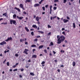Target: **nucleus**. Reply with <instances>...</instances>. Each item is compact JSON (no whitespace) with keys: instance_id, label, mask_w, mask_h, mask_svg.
Returning a JSON list of instances; mask_svg holds the SVG:
<instances>
[{"instance_id":"f257e3e1","label":"nucleus","mask_w":80,"mask_h":80,"mask_svg":"<svg viewBox=\"0 0 80 80\" xmlns=\"http://www.w3.org/2000/svg\"><path fill=\"white\" fill-rule=\"evenodd\" d=\"M59 37V35H58L57 36V38L58 39L57 43L58 44H60V43H62V42H63L65 39V37L63 35L61 36L60 37Z\"/></svg>"},{"instance_id":"f03ea898","label":"nucleus","mask_w":80,"mask_h":80,"mask_svg":"<svg viewBox=\"0 0 80 80\" xmlns=\"http://www.w3.org/2000/svg\"><path fill=\"white\" fill-rule=\"evenodd\" d=\"M10 22L11 25H12L13 23V24H15L16 23V21L14 20H10Z\"/></svg>"},{"instance_id":"7ed1b4c3","label":"nucleus","mask_w":80,"mask_h":80,"mask_svg":"<svg viewBox=\"0 0 80 80\" xmlns=\"http://www.w3.org/2000/svg\"><path fill=\"white\" fill-rule=\"evenodd\" d=\"M19 7L21 8H22L23 10H25V9L24 8V7H23V5L22 4H20L19 5Z\"/></svg>"},{"instance_id":"20e7f679","label":"nucleus","mask_w":80,"mask_h":80,"mask_svg":"<svg viewBox=\"0 0 80 80\" xmlns=\"http://www.w3.org/2000/svg\"><path fill=\"white\" fill-rule=\"evenodd\" d=\"M28 52V49H25L24 50V51L23 52V53H26V55H28V52Z\"/></svg>"},{"instance_id":"39448f33","label":"nucleus","mask_w":80,"mask_h":80,"mask_svg":"<svg viewBox=\"0 0 80 80\" xmlns=\"http://www.w3.org/2000/svg\"><path fill=\"white\" fill-rule=\"evenodd\" d=\"M9 40H12V37L8 38L7 39L5 40V41L8 42Z\"/></svg>"},{"instance_id":"423d86ee","label":"nucleus","mask_w":80,"mask_h":80,"mask_svg":"<svg viewBox=\"0 0 80 80\" xmlns=\"http://www.w3.org/2000/svg\"><path fill=\"white\" fill-rule=\"evenodd\" d=\"M5 44H7V42L5 41H3V42L0 43V45H5Z\"/></svg>"},{"instance_id":"0eeeda50","label":"nucleus","mask_w":80,"mask_h":80,"mask_svg":"<svg viewBox=\"0 0 80 80\" xmlns=\"http://www.w3.org/2000/svg\"><path fill=\"white\" fill-rule=\"evenodd\" d=\"M52 5L50 6V11L49 12V13L50 14H52Z\"/></svg>"},{"instance_id":"6e6552de","label":"nucleus","mask_w":80,"mask_h":80,"mask_svg":"<svg viewBox=\"0 0 80 80\" xmlns=\"http://www.w3.org/2000/svg\"><path fill=\"white\" fill-rule=\"evenodd\" d=\"M63 21L64 23H67L68 22V20L67 19H63Z\"/></svg>"},{"instance_id":"1a4fd4ad","label":"nucleus","mask_w":80,"mask_h":80,"mask_svg":"<svg viewBox=\"0 0 80 80\" xmlns=\"http://www.w3.org/2000/svg\"><path fill=\"white\" fill-rule=\"evenodd\" d=\"M39 6H40V4L38 3L35 4L34 5V7H38Z\"/></svg>"},{"instance_id":"9d476101","label":"nucleus","mask_w":80,"mask_h":80,"mask_svg":"<svg viewBox=\"0 0 80 80\" xmlns=\"http://www.w3.org/2000/svg\"><path fill=\"white\" fill-rule=\"evenodd\" d=\"M14 9H15L16 10H17L18 11V12H20V9L19 8H18L17 7H15L14 8Z\"/></svg>"},{"instance_id":"9b49d317","label":"nucleus","mask_w":80,"mask_h":80,"mask_svg":"<svg viewBox=\"0 0 80 80\" xmlns=\"http://www.w3.org/2000/svg\"><path fill=\"white\" fill-rule=\"evenodd\" d=\"M32 27H33V28H36V29H37V26L36 25H32Z\"/></svg>"},{"instance_id":"f8f14e48","label":"nucleus","mask_w":80,"mask_h":80,"mask_svg":"<svg viewBox=\"0 0 80 80\" xmlns=\"http://www.w3.org/2000/svg\"><path fill=\"white\" fill-rule=\"evenodd\" d=\"M36 20L37 22H38L39 21V17H37L36 18Z\"/></svg>"},{"instance_id":"ddd939ff","label":"nucleus","mask_w":80,"mask_h":80,"mask_svg":"<svg viewBox=\"0 0 80 80\" xmlns=\"http://www.w3.org/2000/svg\"><path fill=\"white\" fill-rule=\"evenodd\" d=\"M37 56L36 55H33L32 56V58H37Z\"/></svg>"},{"instance_id":"4468645a","label":"nucleus","mask_w":80,"mask_h":80,"mask_svg":"<svg viewBox=\"0 0 80 80\" xmlns=\"http://www.w3.org/2000/svg\"><path fill=\"white\" fill-rule=\"evenodd\" d=\"M43 47V45H41L39 47H38L39 49H41V48H42Z\"/></svg>"},{"instance_id":"2eb2a0df","label":"nucleus","mask_w":80,"mask_h":80,"mask_svg":"<svg viewBox=\"0 0 80 80\" xmlns=\"http://www.w3.org/2000/svg\"><path fill=\"white\" fill-rule=\"evenodd\" d=\"M30 74L31 75H32V76H35V74L33 72H30Z\"/></svg>"},{"instance_id":"dca6fc26","label":"nucleus","mask_w":80,"mask_h":80,"mask_svg":"<svg viewBox=\"0 0 80 80\" xmlns=\"http://www.w3.org/2000/svg\"><path fill=\"white\" fill-rule=\"evenodd\" d=\"M25 29L26 30L27 32H29V29H28V28L27 27H25Z\"/></svg>"},{"instance_id":"f3484780","label":"nucleus","mask_w":80,"mask_h":80,"mask_svg":"<svg viewBox=\"0 0 80 80\" xmlns=\"http://www.w3.org/2000/svg\"><path fill=\"white\" fill-rule=\"evenodd\" d=\"M53 46V42H50V44L49 45V46Z\"/></svg>"},{"instance_id":"a211bd4d","label":"nucleus","mask_w":80,"mask_h":80,"mask_svg":"<svg viewBox=\"0 0 80 80\" xmlns=\"http://www.w3.org/2000/svg\"><path fill=\"white\" fill-rule=\"evenodd\" d=\"M28 2H30V0H26L25 3H27Z\"/></svg>"},{"instance_id":"6ab92c4d","label":"nucleus","mask_w":80,"mask_h":80,"mask_svg":"<svg viewBox=\"0 0 80 80\" xmlns=\"http://www.w3.org/2000/svg\"><path fill=\"white\" fill-rule=\"evenodd\" d=\"M23 18V17H20L19 18V20H22Z\"/></svg>"},{"instance_id":"aec40b11","label":"nucleus","mask_w":80,"mask_h":80,"mask_svg":"<svg viewBox=\"0 0 80 80\" xmlns=\"http://www.w3.org/2000/svg\"><path fill=\"white\" fill-rule=\"evenodd\" d=\"M72 65L73 67H75V62H72Z\"/></svg>"},{"instance_id":"412c9836","label":"nucleus","mask_w":80,"mask_h":80,"mask_svg":"<svg viewBox=\"0 0 80 80\" xmlns=\"http://www.w3.org/2000/svg\"><path fill=\"white\" fill-rule=\"evenodd\" d=\"M31 47H36V45L35 44L32 45L31 46Z\"/></svg>"},{"instance_id":"4be33fe9","label":"nucleus","mask_w":80,"mask_h":80,"mask_svg":"<svg viewBox=\"0 0 80 80\" xmlns=\"http://www.w3.org/2000/svg\"><path fill=\"white\" fill-rule=\"evenodd\" d=\"M7 12H6V13H3L2 14L3 16H5V17H6V16H7Z\"/></svg>"},{"instance_id":"5701e85b","label":"nucleus","mask_w":80,"mask_h":80,"mask_svg":"<svg viewBox=\"0 0 80 80\" xmlns=\"http://www.w3.org/2000/svg\"><path fill=\"white\" fill-rule=\"evenodd\" d=\"M59 2V1H58V0H54V3H56V2Z\"/></svg>"},{"instance_id":"b1692460","label":"nucleus","mask_w":80,"mask_h":80,"mask_svg":"<svg viewBox=\"0 0 80 80\" xmlns=\"http://www.w3.org/2000/svg\"><path fill=\"white\" fill-rule=\"evenodd\" d=\"M73 26L74 28H75V23H73Z\"/></svg>"},{"instance_id":"393cba45","label":"nucleus","mask_w":80,"mask_h":80,"mask_svg":"<svg viewBox=\"0 0 80 80\" xmlns=\"http://www.w3.org/2000/svg\"><path fill=\"white\" fill-rule=\"evenodd\" d=\"M13 18H16L17 17V15L16 14H14L13 15Z\"/></svg>"},{"instance_id":"a878e982","label":"nucleus","mask_w":80,"mask_h":80,"mask_svg":"<svg viewBox=\"0 0 80 80\" xmlns=\"http://www.w3.org/2000/svg\"><path fill=\"white\" fill-rule=\"evenodd\" d=\"M45 61H43L41 63V65H43L44 64H45Z\"/></svg>"},{"instance_id":"bb28decb","label":"nucleus","mask_w":80,"mask_h":80,"mask_svg":"<svg viewBox=\"0 0 80 80\" xmlns=\"http://www.w3.org/2000/svg\"><path fill=\"white\" fill-rule=\"evenodd\" d=\"M44 0H41V1L39 2V4H41L42 3V2H43V1H44Z\"/></svg>"},{"instance_id":"cd10ccee","label":"nucleus","mask_w":80,"mask_h":80,"mask_svg":"<svg viewBox=\"0 0 80 80\" xmlns=\"http://www.w3.org/2000/svg\"><path fill=\"white\" fill-rule=\"evenodd\" d=\"M38 32H39V33H41L42 34H43V32L42 31H38Z\"/></svg>"},{"instance_id":"c85d7f7f","label":"nucleus","mask_w":80,"mask_h":80,"mask_svg":"<svg viewBox=\"0 0 80 80\" xmlns=\"http://www.w3.org/2000/svg\"><path fill=\"white\" fill-rule=\"evenodd\" d=\"M48 28H51V26H50V25H48Z\"/></svg>"},{"instance_id":"c756f323","label":"nucleus","mask_w":80,"mask_h":80,"mask_svg":"<svg viewBox=\"0 0 80 80\" xmlns=\"http://www.w3.org/2000/svg\"><path fill=\"white\" fill-rule=\"evenodd\" d=\"M31 34L32 36H33L34 35V33H33V32H31Z\"/></svg>"},{"instance_id":"7c9ffc66","label":"nucleus","mask_w":80,"mask_h":80,"mask_svg":"<svg viewBox=\"0 0 80 80\" xmlns=\"http://www.w3.org/2000/svg\"><path fill=\"white\" fill-rule=\"evenodd\" d=\"M38 41V39L37 38H36L34 40V42H37Z\"/></svg>"},{"instance_id":"2f4dec72","label":"nucleus","mask_w":80,"mask_h":80,"mask_svg":"<svg viewBox=\"0 0 80 80\" xmlns=\"http://www.w3.org/2000/svg\"><path fill=\"white\" fill-rule=\"evenodd\" d=\"M44 52L45 53H47V50L46 49L44 50Z\"/></svg>"},{"instance_id":"473e14b6","label":"nucleus","mask_w":80,"mask_h":80,"mask_svg":"<svg viewBox=\"0 0 80 80\" xmlns=\"http://www.w3.org/2000/svg\"><path fill=\"white\" fill-rule=\"evenodd\" d=\"M42 8L43 11H45V8L44 7H42Z\"/></svg>"},{"instance_id":"72a5a7b5","label":"nucleus","mask_w":80,"mask_h":80,"mask_svg":"<svg viewBox=\"0 0 80 80\" xmlns=\"http://www.w3.org/2000/svg\"><path fill=\"white\" fill-rule=\"evenodd\" d=\"M67 2V0H63V3H65Z\"/></svg>"},{"instance_id":"f704fd0d","label":"nucleus","mask_w":80,"mask_h":80,"mask_svg":"<svg viewBox=\"0 0 80 80\" xmlns=\"http://www.w3.org/2000/svg\"><path fill=\"white\" fill-rule=\"evenodd\" d=\"M62 34H63V35H66L65 34V32H62Z\"/></svg>"},{"instance_id":"c9c22d12","label":"nucleus","mask_w":80,"mask_h":80,"mask_svg":"<svg viewBox=\"0 0 80 80\" xmlns=\"http://www.w3.org/2000/svg\"><path fill=\"white\" fill-rule=\"evenodd\" d=\"M20 70L21 72H23V71L24 70V69L22 68V69H20Z\"/></svg>"},{"instance_id":"e433bc0d","label":"nucleus","mask_w":80,"mask_h":80,"mask_svg":"<svg viewBox=\"0 0 80 80\" xmlns=\"http://www.w3.org/2000/svg\"><path fill=\"white\" fill-rule=\"evenodd\" d=\"M7 66H9V65H10V64L9 63V62H7Z\"/></svg>"},{"instance_id":"4c0bfd02","label":"nucleus","mask_w":80,"mask_h":80,"mask_svg":"<svg viewBox=\"0 0 80 80\" xmlns=\"http://www.w3.org/2000/svg\"><path fill=\"white\" fill-rule=\"evenodd\" d=\"M61 53H64L65 51L64 50L62 51V50H61Z\"/></svg>"},{"instance_id":"58836bf2","label":"nucleus","mask_w":80,"mask_h":80,"mask_svg":"<svg viewBox=\"0 0 80 80\" xmlns=\"http://www.w3.org/2000/svg\"><path fill=\"white\" fill-rule=\"evenodd\" d=\"M15 56L17 57H18V54H17L16 53L15 54Z\"/></svg>"},{"instance_id":"ea45409f","label":"nucleus","mask_w":80,"mask_h":80,"mask_svg":"<svg viewBox=\"0 0 80 80\" xmlns=\"http://www.w3.org/2000/svg\"><path fill=\"white\" fill-rule=\"evenodd\" d=\"M17 70H18L17 69H14L13 70V72H15V71H17Z\"/></svg>"},{"instance_id":"a19ab883","label":"nucleus","mask_w":80,"mask_h":80,"mask_svg":"<svg viewBox=\"0 0 80 80\" xmlns=\"http://www.w3.org/2000/svg\"><path fill=\"white\" fill-rule=\"evenodd\" d=\"M53 8L54 10H57V7H54Z\"/></svg>"},{"instance_id":"79ce46f5","label":"nucleus","mask_w":80,"mask_h":80,"mask_svg":"<svg viewBox=\"0 0 80 80\" xmlns=\"http://www.w3.org/2000/svg\"><path fill=\"white\" fill-rule=\"evenodd\" d=\"M36 38H40V36H36Z\"/></svg>"},{"instance_id":"37998d69","label":"nucleus","mask_w":80,"mask_h":80,"mask_svg":"<svg viewBox=\"0 0 80 80\" xmlns=\"http://www.w3.org/2000/svg\"><path fill=\"white\" fill-rule=\"evenodd\" d=\"M48 5H46L45 6V8H48Z\"/></svg>"},{"instance_id":"c03bdc74","label":"nucleus","mask_w":80,"mask_h":80,"mask_svg":"<svg viewBox=\"0 0 80 80\" xmlns=\"http://www.w3.org/2000/svg\"><path fill=\"white\" fill-rule=\"evenodd\" d=\"M17 67V66H16V65H15L12 66V68H15V67Z\"/></svg>"},{"instance_id":"a18cd8bd","label":"nucleus","mask_w":80,"mask_h":80,"mask_svg":"<svg viewBox=\"0 0 80 80\" xmlns=\"http://www.w3.org/2000/svg\"><path fill=\"white\" fill-rule=\"evenodd\" d=\"M57 18V16H54V17H53L52 18H53V20H54V18Z\"/></svg>"},{"instance_id":"49530a36","label":"nucleus","mask_w":80,"mask_h":80,"mask_svg":"<svg viewBox=\"0 0 80 80\" xmlns=\"http://www.w3.org/2000/svg\"><path fill=\"white\" fill-rule=\"evenodd\" d=\"M6 61H7V60L5 59V60L3 62V64H5V62H6Z\"/></svg>"},{"instance_id":"de8ad7c7","label":"nucleus","mask_w":80,"mask_h":80,"mask_svg":"<svg viewBox=\"0 0 80 80\" xmlns=\"http://www.w3.org/2000/svg\"><path fill=\"white\" fill-rule=\"evenodd\" d=\"M23 13H24V14H25V15H26V14H27V12H25V11H24L23 12Z\"/></svg>"},{"instance_id":"09e8293b","label":"nucleus","mask_w":80,"mask_h":80,"mask_svg":"<svg viewBox=\"0 0 80 80\" xmlns=\"http://www.w3.org/2000/svg\"><path fill=\"white\" fill-rule=\"evenodd\" d=\"M20 42H23V40L22 39H21L20 40Z\"/></svg>"},{"instance_id":"8fccbe9b","label":"nucleus","mask_w":80,"mask_h":80,"mask_svg":"<svg viewBox=\"0 0 80 80\" xmlns=\"http://www.w3.org/2000/svg\"><path fill=\"white\" fill-rule=\"evenodd\" d=\"M38 22L37 23L38 24V25H40V22H39V21H38Z\"/></svg>"},{"instance_id":"3c124183","label":"nucleus","mask_w":80,"mask_h":80,"mask_svg":"<svg viewBox=\"0 0 80 80\" xmlns=\"http://www.w3.org/2000/svg\"><path fill=\"white\" fill-rule=\"evenodd\" d=\"M51 35V32H50L48 33V35Z\"/></svg>"},{"instance_id":"603ef678","label":"nucleus","mask_w":80,"mask_h":80,"mask_svg":"<svg viewBox=\"0 0 80 80\" xmlns=\"http://www.w3.org/2000/svg\"><path fill=\"white\" fill-rule=\"evenodd\" d=\"M35 49H32L33 52H35Z\"/></svg>"},{"instance_id":"864d4df0","label":"nucleus","mask_w":80,"mask_h":80,"mask_svg":"<svg viewBox=\"0 0 80 80\" xmlns=\"http://www.w3.org/2000/svg\"><path fill=\"white\" fill-rule=\"evenodd\" d=\"M68 3H69V5H72V3H70V2H69Z\"/></svg>"},{"instance_id":"5fc2aeb1","label":"nucleus","mask_w":80,"mask_h":80,"mask_svg":"<svg viewBox=\"0 0 80 80\" xmlns=\"http://www.w3.org/2000/svg\"><path fill=\"white\" fill-rule=\"evenodd\" d=\"M62 31H63V30H65V28H62Z\"/></svg>"},{"instance_id":"6e6d98bb","label":"nucleus","mask_w":80,"mask_h":80,"mask_svg":"<svg viewBox=\"0 0 80 80\" xmlns=\"http://www.w3.org/2000/svg\"><path fill=\"white\" fill-rule=\"evenodd\" d=\"M25 45H27V44H28V42H25Z\"/></svg>"},{"instance_id":"4d7b16f0","label":"nucleus","mask_w":80,"mask_h":80,"mask_svg":"<svg viewBox=\"0 0 80 80\" xmlns=\"http://www.w3.org/2000/svg\"><path fill=\"white\" fill-rule=\"evenodd\" d=\"M4 25H7V22H4Z\"/></svg>"},{"instance_id":"13d9d810","label":"nucleus","mask_w":80,"mask_h":80,"mask_svg":"<svg viewBox=\"0 0 80 80\" xmlns=\"http://www.w3.org/2000/svg\"><path fill=\"white\" fill-rule=\"evenodd\" d=\"M67 19H68V20H70V18H69V17L67 16Z\"/></svg>"},{"instance_id":"bf43d9fd","label":"nucleus","mask_w":80,"mask_h":80,"mask_svg":"<svg viewBox=\"0 0 80 80\" xmlns=\"http://www.w3.org/2000/svg\"><path fill=\"white\" fill-rule=\"evenodd\" d=\"M19 77L20 78H22V76L21 75H20Z\"/></svg>"},{"instance_id":"052dcab7","label":"nucleus","mask_w":80,"mask_h":80,"mask_svg":"<svg viewBox=\"0 0 80 80\" xmlns=\"http://www.w3.org/2000/svg\"><path fill=\"white\" fill-rule=\"evenodd\" d=\"M53 52L54 54H55V53H56V52H55L54 51H53Z\"/></svg>"},{"instance_id":"680f3d73","label":"nucleus","mask_w":80,"mask_h":80,"mask_svg":"<svg viewBox=\"0 0 80 80\" xmlns=\"http://www.w3.org/2000/svg\"><path fill=\"white\" fill-rule=\"evenodd\" d=\"M2 20H3V18H0V21H1Z\"/></svg>"},{"instance_id":"e2e57ef3","label":"nucleus","mask_w":80,"mask_h":80,"mask_svg":"<svg viewBox=\"0 0 80 80\" xmlns=\"http://www.w3.org/2000/svg\"><path fill=\"white\" fill-rule=\"evenodd\" d=\"M52 18H53V17H51V18H50L51 20H52Z\"/></svg>"},{"instance_id":"0e129e2a","label":"nucleus","mask_w":80,"mask_h":80,"mask_svg":"<svg viewBox=\"0 0 80 80\" xmlns=\"http://www.w3.org/2000/svg\"><path fill=\"white\" fill-rule=\"evenodd\" d=\"M65 45H66L65 44H63L62 45V47H65Z\"/></svg>"},{"instance_id":"69168bd1","label":"nucleus","mask_w":80,"mask_h":80,"mask_svg":"<svg viewBox=\"0 0 80 80\" xmlns=\"http://www.w3.org/2000/svg\"><path fill=\"white\" fill-rule=\"evenodd\" d=\"M7 48H8V50L10 49V47H9V46Z\"/></svg>"},{"instance_id":"338daca9","label":"nucleus","mask_w":80,"mask_h":80,"mask_svg":"<svg viewBox=\"0 0 80 80\" xmlns=\"http://www.w3.org/2000/svg\"><path fill=\"white\" fill-rule=\"evenodd\" d=\"M3 56H2V54H0V57H2Z\"/></svg>"},{"instance_id":"774afa93","label":"nucleus","mask_w":80,"mask_h":80,"mask_svg":"<svg viewBox=\"0 0 80 80\" xmlns=\"http://www.w3.org/2000/svg\"><path fill=\"white\" fill-rule=\"evenodd\" d=\"M31 62L30 59H29L28 61V62Z\"/></svg>"}]
</instances>
